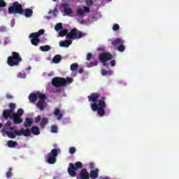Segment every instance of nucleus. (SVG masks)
Returning a JSON list of instances; mask_svg holds the SVG:
<instances>
[{
  "mask_svg": "<svg viewBox=\"0 0 179 179\" xmlns=\"http://www.w3.org/2000/svg\"><path fill=\"white\" fill-rule=\"evenodd\" d=\"M2 132H5L8 138L15 139L16 136H30L33 135H40V129L37 126H34L30 129H23L17 130L15 127H12V122L8 121L2 129Z\"/></svg>",
  "mask_w": 179,
  "mask_h": 179,
  "instance_id": "1",
  "label": "nucleus"
},
{
  "mask_svg": "<svg viewBox=\"0 0 179 179\" xmlns=\"http://www.w3.org/2000/svg\"><path fill=\"white\" fill-rule=\"evenodd\" d=\"M107 98L103 96H101L99 93H92L90 96H88L89 101H92L91 104V108L92 111H97L99 117H103L106 115V110H104L107 107L106 100Z\"/></svg>",
  "mask_w": 179,
  "mask_h": 179,
  "instance_id": "2",
  "label": "nucleus"
},
{
  "mask_svg": "<svg viewBox=\"0 0 179 179\" xmlns=\"http://www.w3.org/2000/svg\"><path fill=\"white\" fill-rule=\"evenodd\" d=\"M73 78L67 77L66 79L61 77H55L52 80V85L54 87H64L66 85H71Z\"/></svg>",
  "mask_w": 179,
  "mask_h": 179,
  "instance_id": "3",
  "label": "nucleus"
},
{
  "mask_svg": "<svg viewBox=\"0 0 179 179\" xmlns=\"http://www.w3.org/2000/svg\"><path fill=\"white\" fill-rule=\"evenodd\" d=\"M22 62V57L17 52H13L12 56L7 59V64L9 66H17Z\"/></svg>",
  "mask_w": 179,
  "mask_h": 179,
  "instance_id": "4",
  "label": "nucleus"
},
{
  "mask_svg": "<svg viewBox=\"0 0 179 179\" xmlns=\"http://www.w3.org/2000/svg\"><path fill=\"white\" fill-rule=\"evenodd\" d=\"M8 13L10 15H24V10L23 6L19 2L15 1L13 3V6L8 7Z\"/></svg>",
  "mask_w": 179,
  "mask_h": 179,
  "instance_id": "5",
  "label": "nucleus"
},
{
  "mask_svg": "<svg viewBox=\"0 0 179 179\" xmlns=\"http://www.w3.org/2000/svg\"><path fill=\"white\" fill-rule=\"evenodd\" d=\"M58 152H61V150L59 148L52 149L45 157L46 163H48V164H55V163H57Z\"/></svg>",
  "mask_w": 179,
  "mask_h": 179,
  "instance_id": "6",
  "label": "nucleus"
},
{
  "mask_svg": "<svg viewBox=\"0 0 179 179\" xmlns=\"http://www.w3.org/2000/svg\"><path fill=\"white\" fill-rule=\"evenodd\" d=\"M83 168V164L80 162H77L74 164L72 163L69 164V168L67 169V171L71 177H76L77 173L80 169Z\"/></svg>",
  "mask_w": 179,
  "mask_h": 179,
  "instance_id": "7",
  "label": "nucleus"
},
{
  "mask_svg": "<svg viewBox=\"0 0 179 179\" xmlns=\"http://www.w3.org/2000/svg\"><path fill=\"white\" fill-rule=\"evenodd\" d=\"M85 36H86V34L83 33L76 28H73L67 34L66 38L69 40H79V38H82Z\"/></svg>",
  "mask_w": 179,
  "mask_h": 179,
  "instance_id": "8",
  "label": "nucleus"
},
{
  "mask_svg": "<svg viewBox=\"0 0 179 179\" xmlns=\"http://www.w3.org/2000/svg\"><path fill=\"white\" fill-rule=\"evenodd\" d=\"M99 59L102 62L103 66L108 68L110 64L107 63V61H111L113 59V55L110 52H102L99 55Z\"/></svg>",
  "mask_w": 179,
  "mask_h": 179,
  "instance_id": "9",
  "label": "nucleus"
},
{
  "mask_svg": "<svg viewBox=\"0 0 179 179\" xmlns=\"http://www.w3.org/2000/svg\"><path fill=\"white\" fill-rule=\"evenodd\" d=\"M29 38H31V43L32 45H35L37 47L38 44L40 43V39L37 36V35H35L34 33L31 34L29 35Z\"/></svg>",
  "mask_w": 179,
  "mask_h": 179,
  "instance_id": "10",
  "label": "nucleus"
},
{
  "mask_svg": "<svg viewBox=\"0 0 179 179\" xmlns=\"http://www.w3.org/2000/svg\"><path fill=\"white\" fill-rule=\"evenodd\" d=\"M79 176L80 179H90V173L86 169H81Z\"/></svg>",
  "mask_w": 179,
  "mask_h": 179,
  "instance_id": "11",
  "label": "nucleus"
},
{
  "mask_svg": "<svg viewBox=\"0 0 179 179\" xmlns=\"http://www.w3.org/2000/svg\"><path fill=\"white\" fill-rule=\"evenodd\" d=\"M13 114L14 113L9 110V109H6L3 111V117L4 118V120H9V118L10 120H12Z\"/></svg>",
  "mask_w": 179,
  "mask_h": 179,
  "instance_id": "12",
  "label": "nucleus"
},
{
  "mask_svg": "<svg viewBox=\"0 0 179 179\" xmlns=\"http://www.w3.org/2000/svg\"><path fill=\"white\" fill-rule=\"evenodd\" d=\"M89 12H90V8L87 6H84V10L82 8L77 9V15H79V16H83L85 13H89Z\"/></svg>",
  "mask_w": 179,
  "mask_h": 179,
  "instance_id": "13",
  "label": "nucleus"
},
{
  "mask_svg": "<svg viewBox=\"0 0 179 179\" xmlns=\"http://www.w3.org/2000/svg\"><path fill=\"white\" fill-rule=\"evenodd\" d=\"M124 40L121 38H117L115 40L112 41L111 44L113 47H118L121 45V44H124Z\"/></svg>",
  "mask_w": 179,
  "mask_h": 179,
  "instance_id": "14",
  "label": "nucleus"
},
{
  "mask_svg": "<svg viewBox=\"0 0 179 179\" xmlns=\"http://www.w3.org/2000/svg\"><path fill=\"white\" fill-rule=\"evenodd\" d=\"M11 120H13L14 124H22L23 122V119L20 116H17V115L13 114V117H11Z\"/></svg>",
  "mask_w": 179,
  "mask_h": 179,
  "instance_id": "15",
  "label": "nucleus"
},
{
  "mask_svg": "<svg viewBox=\"0 0 179 179\" xmlns=\"http://www.w3.org/2000/svg\"><path fill=\"white\" fill-rule=\"evenodd\" d=\"M54 115H55V117H57V120L58 121L62 120V117H64V115L62 114V113H61V110H59V108H55Z\"/></svg>",
  "mask_w": 179,
  "mask_h": 179,
  "instance_id": "16",
  "label": "nucleus"
},
{
  "mask_svg": "<svg viewBox=\"0 0 179 179\" xmlns=\"http://www.w3.org/2000/svg\"><path fill=\"white\" fill-rule=\"evenodd\" d=\"M90 178L91 179L99 178V169H96L95 170H91L90 173Z\"/></svg>",
  "mask_w": 179,
  "mask_h": 179,
  "instance_id": "17",
  "label": "nucleus"
},
{
  "mask_svg": "<svg viewBox=\"0 0 179 179\" xmlns=\"http://www.w3.org/2000/svg\"><path fill=\"white\" fill-rule=\"evenodd\" d=\"M29 100L31 103H36L38 100V93H31L29 96Z\"/></svg>",
  "mask_w": 179,
  "mask_h": 179,
  "instance_id": "18",
  "label": "nucleus"
},
{
  "mask_svg": "<svg viewBox=\"0 0 179 179\" xmlns=\"http://www.w3.org/2000/svg\"><path fill=\"white\" fill-rule=\"evenodd\" d=\"M31 124H33V119L26 117L25 122H24V127H25V128H30V127H31Z\"/></svg>",
  "mask_w": 179,
  "mask_h": 179,
  "instance_id": "19",
  "label": "nucleus"
},
{
  "mask_svg": "<svg viewBox=\"0 0 179 179\" xmlns=\"http://www.w3.org/2000/svg\"><path fill=\"white\" fill-rule=\"evenodd\" d=\"M22 15H24L25 17H31L33 15V10L27 8L24 10V14Z\"/></svg>",
  "mask_w": 179,
  "mask_h": 179,
  "instance_id": "20",
  "label": "nucleus"
},
{
  "mask_svg": "<svg viewBox=\"0 0 179 179\" xmlns=\"http://www.w3.org/2000/svg\"><path fill=\"white\" fill-rule=\"evenodd\" d=\"M46 105L47 103H45V102L38 101L36 107H38L41 111H44V108H45Z\"/></svg>",
  "mask_w": 179,
  "mask_h": 179,
  "instance_id": "21",
  "label": "nucleus"
},
{
  "mask_svg": "<svg viewBox=\"0 0 179 179\" xmlns=\"http://www.w3.org/2000/svg\"><path fill=\"white\" fill-rule=\"evenodd\" d=\"M71 44V41H63L59 43L60 47H69Z\"/></svg>",
  "mask_w": 179,
  "mask_h": 179,
  "instance_id": "22",
  "label": "nucleus"
},
{
  "mask_svg": "<svg viewBox=\"0 0 179 179\" xmlns=\"http://www.w3.org/2000/svg\"><path fill=\"white\" fill-rule=\"evenodd\" d=\"M7 145L8 148H16L17 146V142L10 140L8 141Z\"/></svg>",
  "mask_w": 179,
  "mask_h": 179,
  "instance_id": "23",
  "label": "nucleus"
},
{
  "mask_svg": "<svg viewBox=\"0 0 179 179\" xmlns=\"http://www.w3.org/2000/svg\"><path fill=\"white\" fill-rule=\"evenodd\" d=\"M113 73V72L111 71V70L107 71L106 69H102L101 70V75L103 76H111Z\"/></svg>",
  "mask_w": 179,
  "mask_h": 179,
  "instance_id": "24",
  "label": "nucleus"
},
{
  "mask_svg": "<svg viewBox=\"0 0 179 179\" xmlns=\"http://www.w3.org/2000/svg\"><path fill=\"white\" fill-rule=\"evenodd\" d=\"M41 51H43V52H47V51H50L51 50V47L48 45L41 46L40 47Z\"/></svg>",
  "mask_w": 179,
  "mask_h": 179,
  "instance_id": "25",
  "label": "nucleus"
},
{
  "mask_svg": "<svg viewBox=\"0 0 179 179\" xmlns=\"http://www.w3.org/2000/svg\"><path fill=\"white\" fill-rule=\"evenodd\" d=\"M38 99H39L38 101L45 102V99H47V96H45V94L38 93Z\"/></svg>",
  "mask_w": 179,
  "mask_h": 179,
  "instance_id": "26",
  "label": "nucleus"
},
{
  "mask_svg": "<svg viewBox=\"0 0 179 179\" xmlns=\"http://www.w3.org/2000/svg\"><path fill=\"white\" fill-rule=\"evenodd\" d=\"M78 68H79V65L78 64V63L72 64L70 66V69L71 71H72V72L78 71Z\"/></svg>",
  "mask_w": 179,
  "mask_h": 179,
  "instance_id": "27",
  "label": "nucleus"
},
{
  "mask_svg": "<svg viewBox=\"0 0 179 179\" xmlns=\"http://www.w3.org/2000/svg\"><path fill=\"white\" fill-rule=\"evenodd\" d=\"M47 124H48V119L46 117H43L41 120V123H40L41 127H45V125H47Z\"/></svg>",
  "mask_w": 179,
  "mask_h": 179,
  "instance_id": "28",
  "label": "nucleus"
},
{
  "mask_svg": "<svg viewBox=\"0 0 179 179\" xmlns=\"http://www.w3.org/2000/svg\"><path fill=\"white\" fill-rule=\"evenodd\" d=\"M61 59H62L61 55H57L53 57L52 62H54V64H58V62H59Z\"/></svg>",
  "mask_w": 179,
  "mask_h": 179,
  "instance_id": "29",
  "label": "nucleus"
},
{
  "mask_svg": "<svg viewBox=\"0 0 179 179\" xmlns=\"http://www.w3.org/2000/svg\"><path fill=\"white\" fill-rule=\"evenodd\" d=\"M67 34H68L67 29H62L59 32V36H60V37H65V36H67Z\"/></svg>",
  "mask_w": 179,
  "mask_h": 179,
  "instance_id": "30",
  "label": "nucleus"
},
{
  "mask_svg": "<svg viewBox=\"0 0 179 179\" xmlns=\"http://www.w3.org/2000/svg\"><path fill=\"white\" fill-rule=\"evenodd\" d=\"M9 108L8 110L11 111V113H15V108H16V104L13 103H9Z\"/></svg>",
  "mask_w": 179,
  "mask_h": 179,
  "instance_id": "31",
  "label": "nucleus"
},
{
  "mask_svg": "<svg viewBox=\"0 0 179 179\" xmlns=\"http://www.w3.org/2000/svg\"><path fill=\"white\" fill-rule=\"evenodd\" d=\"M117 51H119V52H124V51H125V45L124 43H122L117 46Z\"/></svg>",
  "mask_w": 179,
  "mask_h": 179,
  "instance_id": "32",
  "label": "nucleus"
},
{
  "mask_svg": "<svg viewBox=\"0 0 179 179\" xmlns=\"http://www.w3.org/2000/svg\"><path fill=\"white\" fill-rule=\"evenodd\" d=\"M13 170L12 168L8 169V171L6 173V178H10L12 177L13 175V173H12Z\"/></svg>",
  "mask_w": 179,
  "mask_h": 179,
  "instance_id": "33",
  "label": "nucleus"
},
{
  "mask_svg": "<svg viewBox=\"0 0 179 179\" xmlns=\"http://www.w3.org/2000/svg\"><path fill=\"white\" fill-rule=\"evenodd\" d=\"M15 115H17L18 117H22L23 115V114H24V111L23 110V109L20 108L17 110V113H13Z\"/></svg>",
  "mask_w": 179,
  "mask_h": 179,
  "instance_id": "34",
  "label": "nucleus"
},
{
  "mask_svg": "<svg viewBox=\"0 0 179 179\" xmlns=\"http://www.w3.org/2000/svg\"><path fill=\"white\" fill-rule=\"evenodd\" d=\"M55 30H56V31H59V30H62V23L57 24L55 27Z\"/></svg>",
  "mask_w": 179,
  "mask_h": 179,
  "instance_id": "35",
  "label": "nucleus"
},
{
  "mask_svg": "<svg viewBox=\"0 0 179 179\" xmlns=\"http://www.w3.org/2000/svg\"><path fill=\"white\" fill-rule=\"evenodd\" d=\"M8 31V28L5 26L0 27V33H6Z\"/></svg>",
  "mask_w": 179,
  "mask_h": 179,
  "instance_id": "36",
  "label": "nucleus"
},
{
  "mask_svg": "<svg viewBox=\"0 0 179 179\" xmlns=\"http://www.w3.org/2000/svg\"><path fill=\"white\" fill-rule=\"evenodd\" d=\"M51 132H53L54 134H57L58 132V127H57V126L55 125L52 126Z\"/></svg>",
  "mask_w": 179,
  "mask_h": 179,
  "instance_id": "37",
  "label": "nucleus"
},
{
  "mask_svg": "<svg viewBox=\"0 0 179 179\" xmlns=\"http://www.w3.org/2000/svg\"><path fill=\"white\" fill-rule=\"evenodd\" d=\"M35 34L36 36L40 37L41 34H44V30L43 29H40L38 32L36 33H33Z\"/></svg>",
  "mask_w": 179,
  "mask_h": 179,
  "instance_id": "38",
  "label": "nucleus"
},
{
  "mask_svg": "<svg viewBox=\"0 0 179 179\" xmlns=\"http://www.w3.org/2000/svg\"><path fill=\"white\" fill-rule=\"evenodd\" d=\"M0 8H6V2H5V0H0Z\"/></svg>",
  "mask_w": 179,
  "mask_h": 179,
  "instance_id": "39",
  "label": "nucleus"
},
{
  "mask_svg": "<svg viewBox=\"0 0 179 179\" xmlns=\"http://www.w3.org/2000/svg\"><path fill=\"white\" fill-rule=\"evenodd\" d=\"M64 12L67 15H71V13H72V9L69 8H64Z\"/></svg>",
  "mask_w": 179,
  "mask_h": 179,
  "instance_id": "40",
  "label": "nucleus"
},
{
  "mask_svg": "<svg viewBox=\"0 0 179 179\" xmlns=\"http://www.w3.org/2000/svg\"><path fill=\"white\" fill-rule=\"evenodd\" d=\"M85 3L87 6H93V0H85Z\"/></svg>",
  "mask_w": 179,
  "mask_h": 179,
  "instance_id": "41",
  "label": "nucleus"
},
{
  "mask_svg": "<svg viewBox=\"0 0 179 179\" xmlns=\"http://www.w3.org/2000/svg\"><path fill=\"white\" fill-rule=\"evenodd\" d=\"M113 30L114 31H117V30H120V25L118 24H115L113 27Z\"/></svg>",
  "mask_w": 179,
  "mask_h": 179,
  "instance_id": "42",
  "label": "nucleus"
},
{
  "mask_svg": "<svg viewBox=\"0 0 179 179\" xmlns=\"http://www.w3.org/2000/svg\"><path fill=\"white\" fill-rule=\"evenodd\" d=\"M96 65H97V60H94V62H91L90 63V65H88L89 68L92 67V66H96Z\"/></svg>",
  "mask_w": 179,
  "mask_h": 179,
  "instance_id": "43",
  "label": "nucleus"
},
{
  "mask_svg": "<svg viewBox=\"0 0 179 179\" xmlns=\"http://www.w3.org/2000/svg\"><path fill=\"white\" fill-rule=\"evenodd\" d=\"M76 152V148L75 147H71L69 148V153H71V155H73V153H75Z\"/></svg>",
  "mask_w": 179,
  "mask_h": 179,
  "instance_id": "44",
  "label": "nucleus"
},
{
  "mask_svg": "<svg viewBox=\"0 0 179 179\" xmlns=\"http://www.w3.org/2000/svg\"><path fill=\"white\" fill-rule=\"evenodd\" d=\"M92 58H93V55H92V53H88L87 55V61H90L92 59Z\"/></svg>",
  "mask_w": 179,
  "mask_h": 179,
  "instance_id": "45",
  "label": "nucleus"
},
{
  "mask_svg": "<svg viewBox=\"0 0 179 179\" xmlns=\"http://www.w3.org/2000/svg\"><path fill=\"white\" fill-rule=\"evenodd\" d=\"M40 121H41V117L38 115L35 118L34 122L37 124L40 122Z\"/></svg>",
  "mask_w": 179,
  "mask_h": 179,
  "instance_id": "46",
  "label": "nucleus"
},
{
  "mask_svg": "<svg viewBox=\"0 0 179 179\" xmlns=\"http://www.w3.org/2000/svg\"><path fill=\"white\" fill-rule=\"evenodd\" d=\"M6 97H7V99H8V100H10V99H13V96L10 95V94H6Z\"/></svg>",
  "mask_w": 179,
  "mask_h": 179,
  "instance_id": "47",
  "label": "nucleus"
},
{
  "mask_svg": "<svg viewBox=\"0 0 179 179\" xmlns=\"http://www.w3.org/2000/svg\"><path fill=\"white\" fill-rule=\"evenodd\" d=\"M90 169L91 170L93 169H94V163L91 162V163L90 164Z\"/></svg>",
  "mask_w": 179,
  "mask_h": 179,
  "instance_id": "48",
  "label": "nucleus"
},
{
  "mask_svg": "<svg viewBox=\"0 0 179 179\" xmlns=\"http://www.w3.org/2000/svg\"><path fill=\"white\" fill-rule=\"evenodd\" d=\"M110 66H115V60L110 61Z\"/></svg>",
  "mask_w": 179,
  "mask_h": 179,
  "instance_id": "49",
  "label": "nucleus"
},
{
  "mask_svg": "<svg viewBox=\"0 0 179 179\" xmlns=\"http://www.w3.org/2000/svg\"><path fill=\"white\" fill-rule=\"evenodd\" d=\"M83 71H84L83 68L81 67L79 69L78 72H79V73H83Z\"/></svg>",
  "mask_w": 179,
  "mask_h": 179,
  "instance_id": "50",
  "label": "nucleus"
},
{
  "mask_svg": "<svg viewBox=\"0 0 179 179\" xmlns=\"http://www.w3.org/2000/svg\"><path fill=\"white\" fill-rule=\"evenodd\" d=\"M3 43H4V45H6V44H8V41L5 40Z\"/></svg>",
  "mask_w": 179,
  "mask_h": 179,
  "instance_id": "51",
  "label": "nucleus"
},
{
  "mask_svg": "<svg viewBox=\"0 0 179 179\" xmlns=\"http://www.w3.org/2000/svg\"><path fill=\"white\" fill-rule=\"evenodd\" d=\"M2 127H3V124L2 123H0V129L1 128H2Z\"/></svg>",
  "mask_w": 179,
  "mask_h": 179,
  "instance_id": "52",
  "label": "nucleus"
},
{
  "mask_svg": "<svg viewBox=\"0 0 179 179\" xmlns=\"http://www.w3.org/2000/svg\"><path fill=\"white\" fill-rule=\"evenodd\" d=\"M21 75H22V73H20L18 75L19 78H22Z\"/></svg>",
  "mask_w": 179,
  "mask_h": 179,
  "instance_id": "53",
  "label": "nucleus"
},
{
  "mask_svg": "<svg viewBox=\"0 0 179 179\" xmlns=\"http://www.w3.org/2000/svg\"><path fill=\"white\" fill-rule=\"evenodd\" d=\"M83 23H85V20H81V24H83Z\"/></svg>",
  "mask_w": 179,
  "mask_h": 179,
  "instance_id": "54",
  "label": "nucleus"
},
{
  "mask_svg": "<svg viewBox=\"0 0 179 179\" xmlns=\"http://www.w3.org/2000/svg\"><path fill=\"white\" fill-rule=\"evenodd\" d=\"M103 179H110V178H108V177H105V178H103Z\"/></svg>",
  "mask_w": 179,
  "mask_h": 179,
  "instance_id": "55",
  "label": "nucleus"
},
{
  "mask_svg": "<svg viewBox=\"0 0 179 179\" xmlns=\"http://www.w3.org/2000/svg\"><path fill=\"white\" fill-rule=\"evenodd\" d=\"M52 1H53V2H55V1H57V0H52Z\"/></svg>",
  "mask_w": 179,
  "mask_h": 179,
  "instance_id": "56",
  "label": "nucleus"
},
{
  "mask_svg": "<svg viewBox=\"0 0 179 179\" xmlns=\"http://www.w3.org/2000/svg\"><path fill=\"white\" fill-rule=\"evenodd\" d=\"M0 44H1V41H0Z\"/></svg>",
  "mask_w": 179,
  "mask_h": 179,
  "instance_id": "57",
  "label": "nucleus"
},
{
  "mask_svg": "<svg viewBox=\"0 0 179 179\" xmlns=\"http://www.w3.org/2000/svg\"><path fill=\"white\" fill-rule=\"evenodd\" d=\"M99 1H101V0H99Z\"/></svg>",
  "mask_w": 179,
  "mask_h": 179,
  "instance_id": "58",
  "label": "nucleus"
}]
</instances>
